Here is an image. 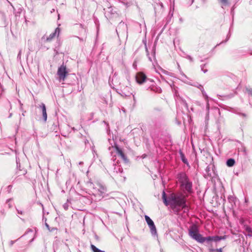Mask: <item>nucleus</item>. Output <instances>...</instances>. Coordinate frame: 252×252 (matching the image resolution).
Listing matches in <instances>:
<instances>
[{"instance_id": "obj_1", "label": "nucleus", "mask_w": 252, "mask_h": 252, "mask_svg": "<svg viewBox=\"0 0 252 252\" xmlns=\"http://www.w3.org/2000/svg\"><path fill=\"white\" fill-rule=\"evenodd\" d=\"M170 201V207L176 213H179L181 209L188 210V207L186 204L185 196L182 194L171 193L169 198Z\"/></svg>"}, {"instance_id": "obj_2", "label": "nucleus", "mask_w": 252, "mask_h": 252, "mask_svg": "<svg viewBox=\"0 0 252 252\" xmlns=\"http://www.w3.org/2000/svg\"><path fill=\"white\" fill-rule=\"evenodd\" d=\"M189 235L199 243H203L205 242V237H203L202 235L198 233V229L196 225H192L190 227Z\"/></svg>"}, {"instance_id": "obj_3", "label": "nucleus", "mask_w": 252, "mask_h": 252, "mask_svg": "<svg viewBox=\"0 0 252 252\" xmlns=\"http://www.w3.org/2000/svg\"><path fill=\"white\" fill-rule=\"evenodd\" d=\"M226 238V236H208L205 238V241L209 245L212 246V242H218L221 240H224Z\"/></svg>"}, {"instance_id": "obj_4", "label": "nucleus", "mask_w": 252, "mask_h": 252, "mask_svg": "<svg viewBox=\"0 0 252 252\" xmlns=\"http://www.w3.org/2000/svg\"><path fill=\"white\" fill-rule=\"evenodd\" d=\"M135 78L136 82L139 84H142L146 82L147 76L143 72H139L136 74Z\"/></svg>"}, {"instance_id": "obj_5", "label": "nucleus", "mask_w": 252, "mask_h": 252, "mask_svg": "<svg viewBox=\"0 0 252 252\" xmlns=\"http://www.w3.org/2000/svg\"><path fill=\"white\" fill-rule=\"evenodd\" d=\"M60 30L59 28H56L55 31L50 33L48 36L45 37V36H43L42 37V39H45V41L50 42L55 37L58 36L59 34Z\"/></svg>"}, {"instance_id": "obj_6", "label": "nucleus", "mask_w": 252, "mask_h": 252, "mask_svg": "<svg viewBox=\"0 0 252 252\" xmlns=\"http://www.w3.org/2000/svg\"><path fill=\"white\" fill-rule=\"evenodd\" d=\"M145 220L148 224L152 231H156V227L154 224L153 221L148 216H145Z\"/></svg>"}, {"instance_id": "obj_7", "label": "nucleus", "mask_w": 252, "mask_h": 252, "mask_svg": "<svg viewBox=\"0 0 252 252\" xmlns=\"http://www.w3.org/2000/svg\"><path fill=\"white\" fill-rule=\"evenodd\" d=\"M179 181L181 183L182 185L184 183H187L189 181L187 175L185 173H181L178 175Z\"/></svg>"}, {"instance_id": "obj_8", "label": "nucleus", "mask_w": 252, "mask_h": 252, "mask_svg": "<svg viewBox=\"0 0 252 252\" xmlns=\"http://www.w3.org/2000/svg\"><path fill=\"white\" fill-rule=\"evenodd\" d=\"M115 149L117 154L121 157V158L125 161L127 160V158L123 153L122 150L120 149L118 146H115Z\"/></svg>"}, {"instance_id": "obj_9", "label": "nucleus", "mask_w": 252, "mask_h": 252, "mask_svg": "<svg viewBox=\"0 0 252 252\" xmlns=\"http://www.w3.org/2000/svg\"><path fill=\"white\" fill-rule=\"evenodd\" d=\"M182 185L185 187L186 189L188 191H189L191 189V183L189 182V181L187 182V183H184Z\"/></svg>"}, {"instance_id": "obj_10", "label": "nucleus", "mask_w": 252, "mask_h": 252, "mask_svg": "<svg viewBox=\"0 0 252 252\" xmlns=\"http://www.w3.org/2000/svg\"><path fill=\"white\" fill-rule=\"evenodd\" d=\"M42 114L44 120L45 121L47 120V113H46V107L45 104H42Z\"/></svg>"}, {"instance_id": "obj_11", "label": "nucleus", "mask_w": 252, "mask_h": 252, "mask_svg": "<svg viewBox=\"0 0 252 252\" xmlns=\"http://www.w3.org/2000/svg\"><path fill=\"white\" fill-rule=\"evenodd\" d=\"M162 198L163 199V203L164 204H165V206H168L169 204V201L167 200V197H166V193L165 192V191H163L162 192Z\"/></svg>"}, {"instance_id": "obj_12", "label": "nucleus", "mask_w": 252, "mask_h": 252, "mask_svg": "<svg viewBox=\"0 0 252 252\" xmlns=\"http://www.w3.org/2000/svg\"><path fill=\"white\" fill-rule=\"evenodd\" d=\"M58 74L59 75L60 79L61 80L63 79V65H61L58 71Z\"/></svg>"}, {"instance_id": "obj_13", "label": "nucleus", "mask_w": 252, "mask_h": 252, "mask_svg": "<svg viewBox=\"0 0 252 252\" xmlns=\"http://www.w3.org/2000/svg\"><path fill=\"white\" fill-rule=\"evenodd\" d=\"M235 160L233 158H229L227 160L226 165L229 167L233 166L235 164Z\"/></svg>"}, {"instance_id": "obj_14", "label": "nucleus", "mask_w": 252, "mask_h": 252, "mask_svg": "<svg viewBox=\"0 0 252 252\" xmlns=\"http://www.w3.org/2000/svg\"><path fill=\"white\" fill-rule=\"evenodd\" d=\"M98 190L100 192V194L104 193L106 190V188L101 185H98Z\"/></svg>"}, {"instance_id": "obj_15", "label": "nucleus", "mask_w": 252, "mask_h": 252, "mask_svg": "<svg viewBox=\"0 0 252 252\" xmlns=\"http://www.w3.org/2000/svg\"><path fill=\"white\" fill-rule=\"evenodd\" d=\"M91 248L93 252H105L104 251H101L97 248L94 245H91Z\"/></svg>"}, {"instance_id": "obj_16", "label": "nucleus", "mask_w": 252, "mask_h": 252, "mask_svg": "<svg viewBox=\"0 0 252 252\" xmlns=\"http://www.w3.org/2000/svg\"><path fill=\"white\" fill-rule=\"evenodd\" d=\"M223 5H226L228 4V0H218Z\"/></svg>"}, {"instance_id": "obj_17", "label": "nucleus", "mask_w": 252, "mask_h": 252, "mask_svg": "<svg viewBox=\"0 0 252 252\" xmlns=\"http://www.w3.org/2000/svg\"><path fill=\"white\" fill-rule=\"evenodd\" d=\"M180 154H181L183 161L184 163H186L187 161V159L185 158L184 154L182 152L180 153Z\"/></svg>"}, {"instance_id": "obj_18", "label": "nucleus", "mask_w": 252, "mask_h": 252, "mask_svg": "<svg viewBox=\"0 0 252 252\" xmlns=\"http://www.w3.org/2000/svg\"><path fill=\"white\" fill-rule=\"evenodd\" d=\"M210 247L208 249V252H214L216 249L212 248V245H209Z\"/></svg>"}, {"instance_id": "obj_19", "label": "nucleus", "mask_w": 252, "mask_h": 252, "mask_svg": "<svg viewBox=\"0 0 252 252\" xmlns=\"http://www.w3.org/2000/svg\"><path fill=\"white\" fill-rule=\"evenodd\" d=\"M215 252H222V248L217 249L215 250Z\"/></svg>"}, {"instance_id": "obj_20", "label": "nucleus", "mask_w": 252, "mask_h": 252, "mask_svg": "<svg viewBox=\"0 0 252 252\" xmlns=\"http://www.w3.org/2000/svg\"><path fill=\"white\" fill-rule=\"evenodd\" d=\"M63 73H64V79H65V77H66V71L65 70V67H64V72H63Z\"/></svg>"}, {"instance_id": "obj_21", "label": "nucleus", "mask_w": 252, "mask_h": 252, "mask_svg": "<svg viewBox=\"0 0 252 252\" xmlns=\"http://www.w3.org/2000/svg\"><path fill=\"white\" fill-rule=\"evenodd\" d=\"M46 227H47V228H48L49 230H50V229H49V225H48L47 223H46Z\"/></svg>"}]
</instances>
